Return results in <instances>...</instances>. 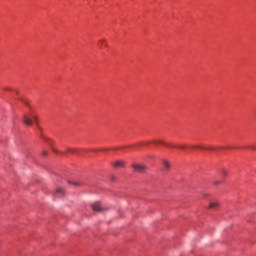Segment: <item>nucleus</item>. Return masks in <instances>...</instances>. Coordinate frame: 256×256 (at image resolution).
Instances as JSON below:
<instances>
[{"label": "nucleus", "instance_id": "obj_1", "mask_svg": "<svg viewBox=\"0 0 256 256\" xmlns=\"http://www.w3.org/2000/svg\"><path fill=\"white\" fill-rule=\"evenodd\" d=\"M152 143H155V145H162V147H166L167 149H179L180 151H184L185 153H189L190 151H193V149H201L202 151H217V147L215 146H191L187 144H172L163 140H156Z\"/></svg>", "mask_w": 256, "mask_h": 256}, {"label": "nucleus", "instance_id": "obj_2", "mask_svg": "<svg viewBox=\"0 0 256 256\" xmlns=\"http://www.w3.org/2000/svg\"><path fill=\"white\" fill-rule=\"evenodd\" d=\"M23 121L25 125L31 126L34 121H37V115H35V112H30L24 116Z\"/></svg>", "mask_w": 256, "mask_h": 256}, {"label": "nucleus", "instance_id": "obj_3", "mask_svg": "<svg viewBox=\"0 0 256 256\" xmlns=\"http://www.w3.org/2000/svg\"><path fill=\"white\" fill-rule=\"evenodd\" d=\"M132 167L136 173H145L147 171V167L143 164H133Z\"/></svg>", "mask_w": 256, "mask_h": 256}, {"label": "nucleus", "instance_id": "obj_4", "mask_svg": "<svg viewBox=\"0 0 256 256\" xmlns=\"http://www.w3.org/2000/svg\"><path fill=\"white\" fill-rule=\"evenodd\" d=\"M114 169H123L125 167V161L118 160L113 164Z\"/></svg>", "mask_w": 256, "mask_h": 256}, {"label": "nucleus", "instance_id": "obj_5", "mask_svg": "<svg viewBox=\"0 0 256 256\" xmlns=\"http://www.w3.org/2000/svg\"><path fill=\"white\" fill-rule=\"evenodd\" d=\"M92 209L93 211H95L96 213H99V211H103V207H101V203L99 202H95L92 204Z\"/></svg>", "mask_w": 256, "mask_h": 256}, {"label": "nucleus", "instance_id": "obj_6", "mask_svg": "<svg viewBox=\"0 0 256 256\" xmlns=\"http://www.w3.org/2000/svg\"><path fill=\"white\" fill-rule=\"evenodd\" d=\"M65 195V190L63 188H57L55 191V196L56 197H63Z\"/></svg>", "mask_w": 256, "mask_h": 256}, {"label": "nucleus", "instance_id": "obj_7", "mask_svg": "<svg viewBox=\"0 0 256 256\" xmlns=\"http://www.w3.org/2000/svg\"><path fill=\"white\" fill-rule=\"evenodd\" d=\"M217 207H219V201L214 200V201L210 202L208 209H217Z\"/></svg>", "mask_w": 256, "mask_h": 256}, {"label": "nucleus", "instance_id": "obj_8", "mask_svg": "<svg viewBox=\"0 0 256 256\" xmlns=\"http://www.w3.org/2000/svg\"><path fill=\"white\" fill-rule=\"evenodd\" d=\"M98 47H99V49H103V47H107V40H105V39L99 40Z\"/></svg>", "mask_w": 256, "mask_h": 256}, {"label": "nucleus", "instance_id": "obj_9", "mask_svg": "<svg viewBox=\"0 0 256 256\" xmlns=\"http://www.w3.org/2000/svg\"><path fill=\"white\" fill-rule=\"evenodd\" d=\"M220 175L223 179H225V177L229 175V171H227V169H222Z\"/></svg>", "mask_w": 256, "mask_h": 256}, {"label": "nucleus", "instance_id": "obj_10", "mask_svg": "<svg viewBox=\"0 0 256 256\" xmlns=\"http://www.w3.org/2000/svg\"><path fill=\"white\" fill-rule=\"evenodd\" d=\"M163 166H164V169H170L171 168V163H169V161L167 160H164L163 161Z\"/></svg>", "mask_w": 256, "mask_h": 256}, {"label": "nucleus", "instance_id": "obj_11", "mask_svg": "<svg viewBox=\"0 0 256 256\" xmlns=\"http://www.w3.org/2000/svg\"><path fill=\"white\" fill-rule=\"evenodd\" d=\"M77 148H68L67 149V153H72V154H75V153H77Z\"/></svg>", "mask_w": 256, "mask_h": 256}, {"label": "nucleus", "instance_id": "obj_12", "mask_svg": "<svg viewBox=\"0 0 256 256\" xmlns=\"http://www.w3.org/2000/svg\"><path fill=\"white\" fill-rule=\"evenodd\" d=\"M47 142L49 143V145L53 144V140H51V139H47Z\"/></svg>", "mask_w": 256, "mask_h": 256}, {"label": "nucleus", "instance_id": "obj_13", "mask_svg": "<svg viewBox=\"0 0 256 256\" xmlns=\"http://www.w3.org/2000/svg\"><path fill=\"white\" fill-rule=\"evenodd\" d=\"M141 145H149V142L141 143Z\"/></svg>", "mask_w": 256, "mask_h": 256}]
</instances>
